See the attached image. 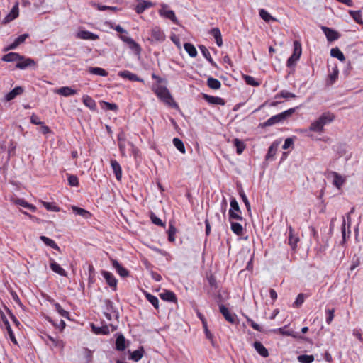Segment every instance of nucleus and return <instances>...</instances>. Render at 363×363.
I'll list each match as a JSON object with an SVG mask.
<instances>
[{"label":"nucleus","mask_w":363,"mask_h":363,"mask_svg":"<svg viewBox=\"0 0 363 363\" xmlns=\"http://www.w3.org/2000/svg\"><path fill=\"white\" fill-rule=\"evenodd\" d=\"M155 93L167 105L174 108L178 107L167 87L158 86L155 89Z\"/></svg>","instance_id":"1"},{"label":"nucleus","mask_w":363,"mask_h":363,"mask_svg":"<svg viewBox=\"0 0 363 363\" xmlns=\"http://www.w3.org/2000/svg\"><path fill=\"white\" fill-rule=\"evenodd\" d=\"M333 120V116L330 114H323L318 120L313 121L309 130L314 132H321L323 129V126L331 122Z\"/></svg>","instance_id":"2"},{"label":"nucleus","mask_w":363,"mask_h":363,"mask_svg":"<svg viewBox=\"0 0 363 363\" xmlns=\"http://www.w3.org/2000/svg\"><path fill=\"white\" fill-rule=\"evenodd\" d=\"M295 111L294 108H289L279 114L275 115L274 116H272L270 118H269L264 124V126H270L274 124L278 123L284 120H285L286 118L291 116Z\"/></svg>","instance_id":"3"},{"label":"nucleus","mask_w":363,"mask_h":363,"mask_svg":"<svg viewBox=\"0 0 363 363\" xmlns=\"http://www.w3.org/2000/svg\"><path fill=\"white\" fill-rule=\"evenodd\" d=\"M230 209L229 210L230 219L242 220V217L239 215L240 209L235 199H232L230 201Z\"/></svg>","instance_id":"4"},{"label":"nucleus","mask_w":363,"mask_h":363,"mask_svg":"<svg viewBox=\"0 0 363 363\" xmlns=\"http://www.w3.org/2000/svg\"><path fill=\"white\" fill-rule=\"evenodd\" d=\"M120 38L128 45V47L132 50L135 55H140L141 52V48L133 39L127 35H121Z\"/></svg>","instance_id":"5"},{"label":"nucleus","mask_w":363,"mask_h":363,"mask_svg":"<svg viewBox=\"0 0 363 363\" xmlns=\"http://www.w3.org/2000/svg\"><path fill=\"white\" fill-rule=\"evenodd\" d=\"M167 7L168 6L166 4L162 5V8L161 9H160L159 13L160 14V16L171 20L173 23L176 24H178V20L175 16L174 12L172 10H168Z\"/></svg>","instance_id":"6"},{"label":"nucleus","mask_w":363,"mask_h":363,"mask_svg":"<svg viewBox=\"0 0 363 363\" xmlns=\"http://www.w3.org/2000/svg\"><path fill=\"white\" fill-rule=\"evenodd\" d=\"M152 42H162L165 40V35L158 27H155L151 30V37L148 39Z\"/></svg>","instance_id":"7"},{"label":"nucleus","mask_w":363,"mask_h":363,"mask_svg":"<svg viewBox=\"0 0 363 363\" xmlns=\"http://www.w3.org/2000/svg\"><path fill=\"white\" fill-rule=\"evenodd\" d=\"M220 312L224 316L225 319L232 324H235L238 322L236 315L230 312L228 308L225 306H220Z\"/></svg>","instance_id":"8"},{"label":"nucleus","mask_w":363,"mask_h":363,"mask_svg":"<svg viewBox=\"0 0 363 363\" xmlns=\"http://www.w3.org/2000/svg\"><path fill=\"white\" fill-rule=\"evenodd\" d=\"M19 14V9H18V3L16 2L15 5L13 6L11 11L9 12V13L4 18V19L2 21L3 24H6L9 23L10 21L14 20L18 16Z\"/></svg>","instance_id":"9"},{"label":"nucleus","mask_w":363,"mask_h":363,"mask_svg":"<svg viewBox=\"0 0 363 363\" xmlns=\"http://www.w3.org/2000/svg\"><path fill=\"white\" fill-rule=\"evenodd\" d=\"M152 6L153 4L150 1L140 0L138 1L135 9L137 13L140 14L143 13L145 9L152 7Z\"/></svg>","instance_id":"10"},{"label":"nucleus","mask_w":363,"mask_h":363,"mask_svg":"<svg viewBox=\"0 0 363 363\" xmlns=\"http://www.w3.org/2000/svg\"><path fill=\"white\" fill-rule=\"evenodd\" d=\"M321 28L328 41H333L340 38V34L337 31L325 26H322Z\"/></svg>","instance_id":"11"},{"label":"nucleus","mask_w":363,"mask_h":363,"mask_svg":"<svg viewBox=\"0 0 363 363\" xmlns=\"http://www.w3.org/2000/svg\"><path fill=\"white\" fill-rule=\"evenodd\" d=\"M203 99L209 104L213 105L224 106L225 102L223 99L218 96H210L208 94L203 95Z\"/></svg>","instance_id":"12"},{"label":"nucleus","mask_w":363,"mask_h":363,"mask_svg":"<svg viewBox=\"0 0 363 363\" xmlns=\"http://www.w3.org/2000/svg\"><path fill=\"white\" fill-rule=\"evenodd\" d=\"M35 62L30 58H25L23 60H18L16 67L20 69H24L28 67L35 66Z\"/></svg>","instance_id":"13"},{"label":"nucleus","mask_w":363,"mask_h":363,"mask_svg":"<svg viewBox=\"0 0 363 363\" xmlns=\"http://www.w3.org/2000/svg\"><path fill=\"white\" fill-rule=\"evenodd\" d=\"M23 89L21 86H16L5 95L4 101H10L15 99L17 96L21 95L23 93Z\"/></svg>","instance_id":"14"},{"label":"nucleus","mask_w":363,"mask_h":363,"mask_svg":"<svg viewBox=\"0 0 363 363\" xmlns=\"http://www.w3.org/2000/svg\"><path fill=\"white\" fill-rule=\"evenodd\" d=\"M55 92L58 94H60V95H61V96L67 97V96L76 94H77V90L73 89H72L71 87H69V86H63V87H61V88H60L58 89H56L55 91Z\"/></svg>","instance_id":"15"},{"label":"nucleus","mask_w":363,"mask_h":363,"mask_svg":"<svg viewBox=\"0 0 363 363\" xmlns=\"http://www.w3.org/2000/svg\"><path fill=\"white\" fill-rule=\"evenodd\" d=\"M118 76L123 78H127L133 82H143V79H140L136 74L130 72V71L125 70L118 72Z\"/></svg>","instance_id":"16"},{"label":"nucleus","mask_w":363,"mask_h":363,"mask_svg":"<svg viewBox=\"0 0 363 363\" xmlns=\"http://www.w3.org/2000/svg\"><path fill=\"white\" fill-rule=\"evenodd\" d=\"M23 60V56L17 52H9L3 56L2 60L4 62H16Z\"/></svg>","instance_id":"17"},{"label":"nucleus","mask_w":363,"mask_h":363,"mask_svg":"<svg viewBox=\"0 0 363 363\" xmlns=\"http://www.w3.org/2000/svg\"><path fill=\"white\" fill-rule=\"evenodd\" d=\"M111 262L113 264V267L116 269L119 275L122 277H126L128 276L129 272L128 271L125 269L123 267H122L117 260L116 259H111Z\"/></svg>","instance_id":"18"},{"label":"nucleus","mask_w":363,"mask_h":363,"mask_svg":"<svg viewBox=\"0 0 363 363\" xmlns=\"http://www.w3.org/2000/svg\"><path fill=\"white\" fill-rule=\"evenodd\" d=\"M12 202L16 205H18L24 208H26L33 212H35L36 211V207L35 206L28 203L23 199H12Z\"/></svg>","instance_id":"19"},{"label":"nucleus","mask_w":363,"mask_h":363,"mask_svg":"<svg viewBox=\"0 0 363 363\" xmlns=\"http://www.w3.org/2000/svg\"><path fill=\"white\" fill-rule=\"evenodd\" d=\"M77 38L83 40H95L99 38V36L87 30H82L77 33Z\"/></svg>","instance_id":"20"},{"label":"nucleus","mask_w":363,"mask_h":363,"mask_svg":"<svg viewBox=\"0 0 363 363\" xmlns=\"http://www.w3.org/2000/svg\"><path fill=\"white\" fill-rule=\"evenodd\" d=\"M102 275L104 277V279L106 281V283L111 286V287H116L117 285V280L114 277V276L108 272L103 271Z\"/></svg>","instance_id":"21"},{"label":"nucleus","mask_w":363,"mask_h":363,"mask_svg":"<svg viewBox=\"0 0 363 363\" xmlns=\"http://www.w3.org/2000/svg\"><path fill=\"white\" fill-rule=\"evenodd\" d=\"M50 267L54 272L58 274L60 276L67 277V273L65 270L63 268H62L60 265L53 259L51 260Z\"/></svg>","instance_id":"22"},{"label":"nucleus","mask_w":363,"mask_h":363,"mask_svg":"<svg viewBox=\"0 0 363 363\" xmlns=\"http://www.w3.org/2000/svg\"><path fill=\"white\" fill-rule=\"evenodd\" d=\"M332 175L333 176V184L338 189H340L342 186L345 182V179L340 175L338 173L333 172H332Z\"/></svg>","instance_id":"23"},{"label":"nucleus","mask_w":363,"mask_h":363,"mask_svg":"<svg viewBox=\"0 0 363 363\" xmlns=\"http://www.w3.org/2000/svg\"><path fill=\"white\" fill-rule=\"evenodd\" d=\"M254 347L262 357H267L269 356L268 350L260 342H255Z\"/></svg>","instance_id":"24"},{"label":"nucleus","mask_w":363,"mask_h":363,"mask_svg":"<svg viewBox=\"0 0 363 363\" xmlns=\"http://www.w3.org/2000/svg\"><path fill=\"white\" fill-rule=\"evenodd\" d=\"M111 165L116 175V179L119 181L122 177L121 167L116 160H111Z\"/></svg>","instance_id":"25"},{"label":"nucleus","mask_w":363,"mask_h":363,"mask_svg":"<svg viewBox=\"0 0 363 363\" xmlns=\"http://www.w3.org/2000/svg\"><path fill=\"white\" fill-rule=\"evenodd\" d=\"M71 208L73 212L77 215L81 216L84 218H89L91 217V213L84 208L75 206H72Z\"/></svg>","instance_id":"26"},{"label":"nucleus","mask_w":363,"mask_h":363,"mask_svg":"<svg viewBox=\"0 0 363 363\" xmlns=\"http://www.w3.org/2000/svg\"><path fill=\"white\" fill-rule=\"evenodd\" d=\"M211 34L214 37L217 45L218 47H221L223 45V40L220 30L217 28H213L211 30Z\"/></svg>","instance_id":"27"},{"label":"nucleus","mask_w":363,"mask_h":363,"mask_svg":"<svg viewBox=\"0 0 363 363\" xmlns=\"http://www.w3.org/2000/svg\"><path fill=\"white\" fill-rule=\"evenodd\" d=\"M162 299L171 302H176L177 298L175 294L170 291H165L160 294Z\"/></svg>","instance_id":"28"},{"label":"nucleus","mask_w":363,"mask_h":363,"mask_svg":"<svg viewBox=\"0 0 363 363\" xmlns=\"http://www.w3.org/2000/svg\"><path fill=\"white\" fill-rule=\"evenodd\" d=\"M82 100H83L84 104L86 107L89 108L91 110H93V111L96 110V104L94 100H93L90 96L85 95L83 96Z\"/></svg>","instance_id":"29"},{"label":"nucleus","mask_w":363,"mask_h":363,"mask_svg":"<svg viewBox=\"0 0 363 363\" xmlns=\"http://www.w3.org/2000/svg\"><path fill=\"white\" fill-rule=\"evenodd\" d=\"M125 339L123 335H119L116 340V348L119 351H123L125 348Z\"/></svg>","instance_id":"30"},{"label":"nucleus","mask_w":363,"mask_h":363,"mask_svg":"<svg viewBox=\"0 0 363 363\" xmlns=\"http://www.w3.org/2000/svg\"><path fill=\"white\" fill-rule=\"evenodd\" d=\"M40 240H42V241H43V242L46 245H48V246H49V247H52V248H53V249H55V250H58L60 249V248H59V247H58V245L55 243V242L53 240H52V239H50V238H48V237H46V236H44V235H41V236L40 237Z\"/></svg>","instance_id":"31"},{"label":"nucleus","mask_w":363,"mask_h":363,"mask_svg":"<svg viewBox=\"0 0 363 363\" xmlns=\"http://www.w3.org/2000/svg\"><path fill=\"white\" fill-rule=\"evenodd\" d=\"M184 47L190 57H195L197 55L196 49L191 43H184Z\"/></svg>","instance_id":"32"},{"label":"nucleus","mask_w":363,"mask_h":363,"mask_svg":"<svg viewBox=\"0 0 363 363\" xmlns=\"http://www.w3.org/2000/svg\"><path fill=\"white\" fill-rule=\"evenodd\" d=\"M330 55L333 57L337 58L341 62H343L345 60L343 53L338 48H332L330 50Z\"/></svg>","instance_id":"33"},{"label":"nucleus","mask_w":363,"mask_h":363,"mask_svg":"<svg viewBox=\"0 0 363 363\" xmlns=\"http://www.w3.org/2000/svg\"><path fill=\"white\" fill-rule=\"evenodd\" d=\"M207 85L212 89H218L221 86V83L219 80L209 77L207 80Z\"/></svg>","instance_id":"34"},{"label":"nucleus","mask_w":363,"mask_h":363,"mask_svg":"<svg viewBox=\"0 0 363 363\" xmlns=\"http://www.w3.org/2000/svg\"><path fill=\"white\" fill-rule=\"evenodd\" d=\"M259 16L266 22H269L270 21H277V19L274 17L272 16L269 13H268L265 9L259 10Z\"/></svg>","instance_id":"35"},{"label":"nucleus","mask_w":363,"mask_h":363,"mask_svg":"<svg viewBox=\"0 0 363 363\" xmlns=\"http://www.w3.org/2000/svg\"><path fill=\"white\" fill-rule=\"evenodd\" d=\"M91 328L94 333L107 335L109 333V329L107 325L102 327H96L94 324H91Z\"/></svg>","instance_id":"36"},{"label":"nucleus","mask_w":363,"mask_h":363,"mask_svg":"<svg viewBox=\"0 0 363 363\" xmlns=\"http://www.w3.org/2000/svg\"><path fill=\"white\" fill-rule=\"evenodd\" d=\"M89 72L91 74H96V75H99V76H102V77H106L108 75V72L105 69L100 68V67H90L89 69Z\"/></svg>","instance_id":"37"},{"label":"nucleus","mask_w":363,"mask_h":363,"mask_svg":"<svg viewBox=\"0 0 363 363\" xmlns=\"http://www.w3.org/2000/svg\"><path fill=\"white\" fill-rule=\"evenodd\" d=\"M231 230L238 235H242L243 234V228L238 223L231 222Z\"/></svg>","instance_id":"38"},{"label":"nucleus","mask_w":363,"mask_h":363,"mask_svg":"<svg viewBox=\"0 0 363 363\" xmlns=\"http://www.w3.org/2000/svg\"><path fill=\"white\" fill-rule=\"evenodd\" d=\"M203 55L208 60V61L213 66H216V63L214 62V61L213 60V59L211 58V55H210V52L208 51V50L204 46V45H201L199 47Z\"/></svg>","instance_id":"39"},{"label":"nucleus","mask_w":363,"mask_h":363,"mask_svg":"<svg viewBox=\"0 0 363 363\" xmlns=\"http://www.w3.org/2000/svg\"><path fill=\"white\" fill-rule=\"evenodd\" d=\"M299 241V238L293 235L292 228H289V244L294 249L296 246L297 242Z\"/></svg>","instance_id":"40"},{"label":"nucleus","mask_w":363,"mask_h":363,"mask_svg":"<svg viewBox=\"0 0 363 363\" xmlns=\"http://www.w3.org/2000/svg\"><path fill=\"white\" fill-rule=\"evenodd\" d=\"M279 142H274L272 145L269 147L267 155V159H269L270 157H272L277 152V150L279 147Z\"/></svg>","instance_id":"41"},{"label":"nucleus","mask_w":363,"mask_h":363,"mask_svg":"<svg viewBox=\"0 0 363 363\" xmlns=\"http://www.w3.org/2000/svg\"><path fill=\"white\" fill-rule=\"evenodd\" d=\"M233 143L234 145L236 147L237 153L239 155L241 154L245 148V143L238 138H235Z\"/></svg>","instance_id":"42"},{"label":"nucleus","mask_w":363,"mask_h":363,"mask_svg":"<svg viewBox=\"0 0 363 363\" xmlns=\"http://www.w3.org/2000/svg\"><path fill=\"white\" fill-rule=\"evenodd\" d=\"M349 13L357 23H363L362 15L359 11H350Z\"/></svg>","instance_id":"43"},{"label":"nucleus","mask_w":363,"mask_h":363,"mask_svg":"<svg viewBox=\"0 0 363 363\" xmlns=\"http://www.w3.org/2000/svg\"><path fill=\"white\" fill-rule=\"evenodd\" d=\"M173 144L176 147V148L179 150L182 153H185V147L183 143V142L177 138H175L173 139Z\"/></svg>","instance_id":"44"},{"label":"nucleus","mask_w":363,"mask_h":363,"mask_svg":"<svg viewBox=\"0 0 363 363\" xmlns=\"http://www.w3.org/2000/svg\"><path fill=\"white\" fill-rule=\"evenodd\" d=\"M43 206L48 210L50 211L58 212L60 211V208L57 207L54 203H50L46 201H42Z\"/></svg>","instance_id":"45"},{"label":"nucleus","mask_w":363,"mask_h":363,"mask_svg":"<svg viewBox=\"0 0 363 363\" xmlns=\"http://www.w3.org/2000/svg\"><path fill=\"white\" fill-rule=\"evenodd\" d=\"M143 349L140 348L131 353V359L135 362L139 361L143 356Z\"/></svg>","instance_id":"46"},{"label":"nucleus","mask_w":363,"mask_h":363,"mask_svg":"<svg viewBox=\"0 0 363 363\" xmlns=\"http://www.w3.org/2000/svg\"><path fill=\"white\" fill-rule=\"evenodd\" d=\"M301 53H302V48H301V43L297 41V40H295L294 42V52H293V55H294V56L296 57H301Z\"/></svg>","instance_id":"47"},{"label":"nucleus","mask_w":363,"mask_h":363,"mask_svg":"<svg viewBox=\"0 0 363 363\" xmlns=\"http://www.w3.org/2000/svg\"><path fill=\"white\" fill-rule=\"evenodd\" d=\"M298 360L301 363H312L314 360L313 355L303 354L298 357Z\"/></svg>","instance_id":"48"},{"label":"nucleus","mask_w":363,"mask_h":363,"mask_svg":"<svg viewBox=\"0 0 363 363\" xmlns=\"http://www.w3.org/2000/svg\"><path fill=\"white\" fill-rule=\"evenodd\" d=\"M55 307L56 311L62 317L65 318L67 319H69V312L64 310L59 303H56L55 304Z\"/></svg>","instance_id":"49"},{"label":"nucleus","mask_w":363,"mask_h":363,"mask_svg":"<svg viewBox=\"0 0 363 363\" xmlns=\"http://www.w3.org/2000/svg\"><path fill=\"white\" fill-rule=\"evenodd\" d=\"M92 5L96 6L100 11L110 10V11H116L118 10V8L116 6H104V5L97 4L96 3H93Z\"/></svg>","instance_id":"50"},{"label":"nucleus","mask_w":363,"mask_h":363,"mask_svg":"<svg viewBox=\"0 0 363 363\" xmlns=\"http://www.w3.org/2000/svg\"><path fill=\"white\" fill-rule=\"evenodd\" d=\"M243 78L245 81V82L251 86H258L259 85V83L257 82L252 77L249 75H243Z\"/></svg>","instance_id":"51"},{"label":"nucleus","mask_w":363,"mask_h":363,"mask_svg":"<svg viewBox=\"0 0 363 363\" xmlns=\"http://www.w3.org/2000/svg\"><path fill=\"white\" fill-rule=\"evenodd\" d=\"M146 298L154 306V307L155 308H158L159 307V301H158V298L150 294H146Z\"/></svg>","instance_id":"52"},{"label":"nucleus","mask_w":363,"mask_h":363,"mask_svg":"<svg viewBox=\"0 0 363 363\" xmlns=\"http://www.w3.org/2000/svg\"><path fill=\"white\" fill-rule=\"evenodd\" d=\"M68 183L71 186H77L79 185V180L77 176L68 174Z\"/></svg>","instance_id":"53"},{"label":"nucleus","mask_w":363,"mask_h":363,"mask_svg":"<svg viewBox=\"0 0 363 363\" xmlns=\"http://www.w3.org/2000/svg\"><path fill=\"white\" fill-rule=\"evenodd\" d=\"M176 231V228L171 224L168 230V240L170 242H174L175 240L174 235Z\"/></svg>","instance_id":"54"},{"label":"nucleus","mask_w":363,"mask_h":363,"mask_svg":"<svg viewBox=\"0 0 363 363\" xmlns=\"http://www.w3.org/2000/svg\"><path fill=\"white\" fill-rule=\"evenodd\" d=\"M278 97H281V98H285V99L295 98L296 95L294 94H293V93L289 92V91L283 90V91H281L279 93V94H277L276 96V98H278Z\"/></svg>","instance_id":"55"},{"label":"nucleus","mask_w":363,"mask_h":363,"mask_svg":"<svg viewBox=\"0 0 363 363\" xmlns=\"http://www.w3.org/2000/svg\"><path fill=\"white\" fill-rule=\"evenodd\" d=\"M338 77V69L335 68L333 72L329 75V84H333Z\"/></svg>","instance_id":"56"},{"label":"nucleus","mask_w":363,"mask_h":363,"mask_svg":"<svg viewBox=\"0 0 363 363\" xmlns=\"http://www.w3.org/2000/svg\"><path fill=\"white\" fill-rule=\"evenodd\" d=\"M299 57H296L294 56V55H291V56L287 60V66L291 67H294L296 62L299 60Z\"/></svg>","instance_id":"57"},{"label":"nucleus","mask_w":363,"mask_h":363,"mask_svg":"<svg viewBox=\"0 0 363 363\" xmlns=\"http://www.w3.org/2000/svg\"><path fill=\"white\" fill-rule=\"evenodd\" d=\"M150 218H151V220L152 222L157 225H159V226H164V223L161 220V219H160L159 218H157L154 213H151L150 215Z\"/></svg>","instance_id":"58"},{"label":"nucleus","mask_w":363,"mask_h":363,"mask_svg":"<svg viewBox=\"0 0 363 363\" xmlns=\"http://www.w3.org/2000/svg\"><path fill=\"white\" fill-rule=\"evenodd\" d=\"M304 302V295L299 294L294 303L295 307H299Z\"/></svg>","instance_id":"59"},{"label":"nucleus","mask_w":363,"mask_h":363,"mask_svg":"<svg viewBox=\"0 0 363 363\" xmlns=\"http://www.w3.org/2000/svg\"><path fill=\"white\" fill-rule=\"evenodd\" d=\"M334 309H328L327 310L328 317L326 318V322L330 324L334 318Z\"/></svg>","instance_id":"60"},{"label":"nucleus","mask_w":363,"mask_h":363,"mask_svg":"<svg viewBox=\"0 0 363 363\" xmlns=\"http://www.w3.org/2000/svg\"><path fill=\"white\" fill-rule=\"evenodd\" d=\"M28 36H29L28 34L25 33V34H23V35L18 36L15 40L16 41V43L18 45H20V44L23 43L26 40V39L27 38H28Z\"/></svg>","instance_id":"61"},{"label":"nucleus","mask_w":363,"mask_h":363,"mask_svg":"<svg viewBox=\"0 0 363 363\" xmlns=\"http://www.w3.org/2000/svg\"><path fill=\"white\" fill-rule=\"evenodd\" d=\"M104 104L106 108L108 110L116 111L118 108V106L116 104H111L109 102H105V101H104Z\"/></svg>","instance_id":"62"},{"label":"nucleus","mask_w":363,"mask_h":363,"mask_svg":"<svg viewBox=\"0 0 363 363\" xmlns=\"http://www.w3.org/2000/svg\"><path fill=\"white\" fill-rule=\"evenodd\" d=\"M30 122L33 124H35V125H41L43 124V122H41L39 119V118L35 115V114H33L30 117Z\"/></svg>","instance_id":"63"},{"label":"nucleus","mask_w":363,"mask_h":363,"mask_svg":"<svg viewBox=\"0 0 363 363\" xmlns=\"http://www.w3.org/2000/svg\"><path fill=\"white\" fill-rule=\"evenodd\" d=\"M293 145V140L291 138H286L284 141V143L282 146L284 150L288 149L290 146Z\"/></svg>","instance_id":"64"}]
</instances>
